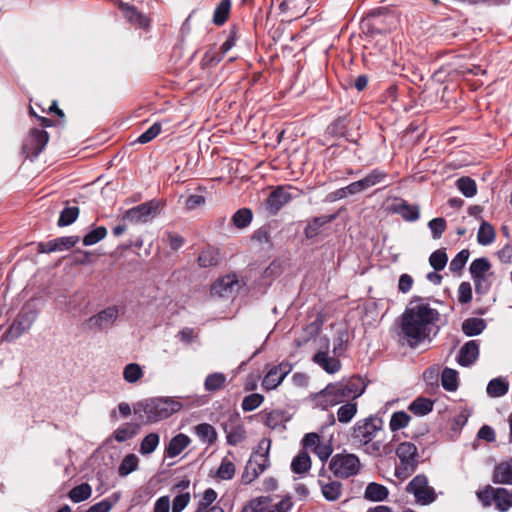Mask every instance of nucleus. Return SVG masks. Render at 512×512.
Here are the masks:
<instances>
[{
    "label": "nucleus",
    "instance_id": "aec40b11",
    "mask_svg": "<svg viewBox=\"0 0 512 512\" xmlns=\"http://www.w3.org/2000/svg\"><path fill=\"white\" fill-rule=\"evenodd\" d=\"M313 362L328 374H334L341 369V362L338 357H330L325 351H318L314 354Z\"/></svg>",
    "mask_w": 512,
    "mask_h": 512
},
{
    "label": "nucleus",
    "instance_id": "4be33fe9",
    "mask_svg": "<svg viewBox=\"0 0 512 512\" xmlns=\"http://www.w3.org/2000/svg\"><path fill=\"white\" fill-rule=\"evenodd\" d=\"M393 212L409 222H414L420 217L419 207L417 205H410L405 200H400L399 203L395 204L393 206Z\"/></svg>",
    "mask_w": 512,
    "mask_h": 512
},
{
    "label": "nucleus",
    "instance_id": "f03ea898",
    "mask_svg": "<svg viewBox=\"0 0 512 512\" xmlns=\"http://www.w3.org/2000/svg\"><path fill=\"white\" fill-rule=\"evenodd\" d=\"M366 389V384L359 376L343 379L337 383L328 384L317 395L316 399L323 408L335 406L349 399L355 400L360 397Z\"/></svg>",
    "mask_w": 512,
    "mask_h": 512
},
{
    "label": "nucleus",
    "instance_id": "cd10ccee",
    "mask_svg": "<svg viewBox=\"0 0 512 512\" xmlns=\"http://www.w3.org/2000/svg\"><path fill=\"white\" fill-rule=\"evenodd\" d=\"M322 495L327 501H336L340 498L342 493V484L339 481H331L324 483L319 480Z\"/></svg>",
    "mask_w": 512,
    "mask_h": 512
},
{
    "label": "nucleus",
    "instance_id": "864d4df0",
    "mask_svg": "<svg viewBox=\"0 0 512 512\" xmlns=\"http://www.w3.org/2000/svg\"><path fill=\"white\" fill-rule=\"evenodd\" d=\"M448 262V256L444 249H438L431 253L429 257V264L435 271H441L445 268Z\"/></svg>",
    "mask_w": 512,
    "mask_h": 512
},
{
    "label": "nucleus",
    "instance_id": "f257e3e1",
    "mask_svg": "<svg viewBox=\"0 0 512 512\" xmlns=\"http://www.w3.org/2000/svg\"><path fill=\"white\" fill-rule=\"evenodd\" d=\"M440 313L426 299L414 296L399 318V337L410 348L431 342L439 333Z\"/></svg>",
    "mask_w": 512,
    "mask_h": 512
},
{
    "label": "nucleus",
    "instance_id": "5fc2aeb1",
    "mask_svg": "<svg viewBox=\"0 0 512 512\" xmlns=\"http://www.w3.org/2000/svg\"><path fill=\"white\" fill-rule=\"evenodd\" d=\"M470 256V252L467 249H463L458 252L449 264V269L452 273H460L465 267Z\"/></svg>",
    "mask_w": 512,
    "mask_h": 512
},
{
    "label": "nucleus",
    "instance_id": "79ce46f5",
    "mask_svg": "<svg viewBox=\"0 0 512 512\" xmlns=\"http://www.w3.org/2000/svg\"><path fill=\"white\" fill-rule=\"evenodd\" d=\"M196 435L207 444H213L217 438L214 427L208 423H201L195 427Z\"/></svg>",
    "mask_w": 512,
    "mask_h": 512
},
{
    "label": "nucleus",
    "instance_id": "473e14b6",
    "mask_svg": "<svg viewBox=\"0 0 512 512\" xmlns=\"http://www.w3.org/2000/svg\"><path fill=\"white\" fill-rule=\"evenodd\" d=\"M349 333L347 329H338L333 339V354L336 357L342 356L347 350Z\"/></svg>",
    "mask_w": 512,
    "mask_h": 512
},
{
    "label": "nucleus",
    "instance_id": "7ed1b4c3",
    "mask_svg": "<svg viewBox=\"0 0 512 512\" xmlns=\"http://www.w3.org/2000/svg\"><path fill=\"white\" fill-rule=\"evenodd\" d=\"M183 405L172 397H153L133 405L134 414L146 423H157L180 411Z\"/></svg>",
    "mask_w": 512,
    "mask_h": 512
},
{
    "label": "nucleus",
    "instance_id": "bb28decb",
    "mask_svg": "<svg viewBox=\"0 0 512 512\" xmlns=\"http://www.w3.org/2000/svg\"><path fill=\"white\" fill-rule=\"evenodd\" d=\"M272 498L270 496H260L252 499L245 505L241 512H270Z\"/></svg>",
    "mask_w": 512,
    "mask_h": 512
},
{
    "label": "nucleus",
    "instance_id": "680f3d73",
    "mask_svg": "<svg viewBox=\"0 0 512 512\" xmlns=\"http://www.w3.org/2000/svg\"><path fill=\"white\" fill-rule=\"evenodd\" d=\"M428 227L431 230L433 239H439L446 229V221L444 218L437 217L429 221Z\"/></svg>",
    "mask_w": 512,
    "mask_h": 512
},
{
    "label": "nucleus",
    "instance_id": "b1692460",
    "mask_svg": "<svg viewBox=\"0 0 512 512\" xmlns=\"http://www.w3.org/2000/svg\"><path fill=\"white\" fill-rule=\"evenodd\" d=\"M389 495V491L386 486L378 484L376 482L369 483L364 492L365 499L372 502L384 501Z\"/></svg>",
    "mask_w": 512,
    "mask_h": 512
},
{
    "label": "nucleus",
    "instance_id": "bf43d9fd",
    "mask_svg": "<svg viewBox=\"0 0 512 512\" xmlns=\"http://www.w3.org/2000/svg\"><path fill=\"white\" fill-rule=\"evenodd\" d=\"M234 474L235 465L227 458H224L217 470V476L223 480H230Z\"/></svg>",
    "mask_w": 512,
    "mask_h": 512
},
{
    "label": "nucleus",
    "instance_id": "052dcab7",
    "mask_svg": "<svg viewBox=\"0 0 512 512\" xmlns=\"http://www.w3.org/2000/svg\"><path fill=\"white\" fill-rule=\"evenodd\" d=\"M245 437L246 431L240 425L233 427L226 435L227 443L233 446L243 441Z\"/></svg>",
    "mask_w": 512,
    "mask_h": 512
},
{
    "label": "nucleus",
    "instance_id": "603ef678",
    "mask_svg": "<svg viewBox=\"0 0 512 512\" xmlns=\"http://www.w3.org/2000/svg\"><path fill=\"white\" fill-rule=\"evenodd\" d=\"M143 376V370L137 363H130L124 367L123 378L128 383H136Z\"/></svg>",
    "mask_w": 512,
    "mask_h": 512
},
{
    "label": "nucleus",
    "instance_id": "13d9d810",
    "mask_svg": "<svg viewBox=\"0 0 512 512\" xmlns=\"http://www.w3.org/2000/svg\"><path fill=\"white\" fill-rule=\"evenodd\" d=\"M347 125L345 117H338L327 128V133L331 136L345 137Z\"/></svg>",
    "mask_w": 512,
    "mask_h": 512
},
{
    "label": "nucleus",
    "instance_id": "7c9ffc66",
    "mask_svg": "<svg viewBox=\"0 0 512 512\" xmlns=\"http://www.w3.org/2000/svg\"><path fill=\"white\" fill-rule=\"evenodd\" d=\"M139 426L133 423H124L119 426L112 434V438L117 442H125L137 434Z\"/></svg>",
    "mask_w": 512,
    "mask_h": 512
},
{
    "label": "nucleus",
    "instance_id": "49530a36",
    "mask_svg": "<svg viewBox=\"0 0 512 512\" xmlns=\"http://www.w3.org/2000/svg\"><path fill=\"white\" fill-rule=\"evenodd\" d=\"M219 259V253L212 248H208L199 254L198 264L200 267L208 268L218 265Z\"/></svg>",
    "mask_w": 512,
    "mask_h": 512
},
{
    "label": "nucleus",
    "instance_id": "393cba45",
    "mask_svg": "<svg viewBox=\"0 0 512 512\" xmlns=\"http://www.w3.org/2000/svg\"><path fill=\"white\" fill-rule=\"evenodd\" d=\"M509 390V382L504 377H497L487 384L486 392L492 398L504 396Z\"/></svg>",
    "mask_w": 512,
    "mask_h": 512
},
{
    "label": "nucleus",
    "instance_id": "09e8293b",
    "mask_svg": "<svg viewBox=\"0 0 512 512\" xmlns=\"http://www.w3.org/2000/svg\"><path fill=\"white\" fill-rule=\"evenodd\" d=\"M456 186L466 198H471L477 193L476 182L470 177H460L456 181Z\"/></svg>",
    "mask_w": 512,
    "mask_h": 512
},
{
    "label": "nucleus",
    "instance_id": "37998d69",
    "mask_svg": "<svg viewBox=\"0 0 512 512\" xmlns=\"http://www.w3.org/2000/svg\"><path fill=\"white\" fill-rule=\"evenodd\" d=\"M107 235V229L104 226L92 227L82 239L84 246H92L103 240Z\"/></svg>",
    "mask_w": 512,
    "mask_h": 512
},
{
    "label": "nucleus",
    "instance_id": "58836bf2",
    "mask_svg": "<svg viewBox=\"0 0 512 512\" xmlns=\"http://www.w3.org/2000/svg\"><path fill=\"white\" fill-rule=\"evenodd\" d=\"M495 240L494 228L486 221H482L477 233V241L480 245L487 246Z\"/></svg>",
    "mask_w": 512,
    "mask_h": 512
},
{
    "label": "nucleus",
    "instance_id": "c85d7f7f",
    "mask_svg": "<svg viewBox=\"0 0 512 512\" xmlns=\"http://www.w3.org/2000/svg\"><path fill=\"white\" fill-rule=\"evenodd\" d=\"M486 328V323L481 318H468L462 323V331L468 336H477Z\"/></svg>",
    "mask_w": 512,
    "mask_h": 512
},
{
    "label": "nucleus",
    "instance_id": "a211bd4d",
    "mask_svg": "<svg viewBox=\"0 0 512 512\" xmlns=\"http://www.w3.org/2000/svg\"><path fill=\"white\" fill-rule=\"evenodd\" d=\"M336 219V215H321L318 217L312 218L310 221H308L306 227L304 228V235L308 240L315 239L320 233L322 228L328 224L331 223Z\"/></svg>",
    "mask_w": 512,
    "mask_h": 512
},
{
    "label": "nucleus",
    "instance_id": "4468645a",
    "mask_svg": "<svg viewBox=\"0 0 512 512\" xmlns=\"http://www.w3.org/2000/svg\"><path fill=\"white\" fill-rule=\"evenodd\" d=\"M157 213V204L154 202L142 203L138 206L128 209L123 215V220H128L132 223H146Z\"/></svg>",
    "mask_w": 512,
    "mask_h": 512
},
{
    "label": "nucleus",
    "instance_id": "c9c22d12",
    "mask_svg": "<svg viewBox=\"0 0 512 512\" xmlns=\"http://www.w3.org/2000/svg\"><path fill=\"white\" fill-rule=\"evenodd\" d=\"M441 383L446 391H456L458 388V372L446 367L441 374Z\"/></svg>",
    "mask_w": 512,
    "mask_h": 512
},
{
    "label": "nucleus",
    "instance_id": "6e6552de",
    "mask_svg": "<svg viewBox=\"0 0 512 512\" xmlns=\"http://www.w3.org/2000/svg\"><path fill=\"white\" fill-rule=\"evenodd\" d=\"M36 318V311L23 309L8 328L5 336L6 340L12 341L19 338L31 328Z\"/></svg>",
    "mask_w": 512,
    "mask_h": 512
},
{
    "label": "nucleus",
    "instance_id": "72a5a7b5",
    "mask_svg": "<svg viewBox=\"0 0 512 512\" xmlns=\"http://www.w3.org/2000/svg\"><path fill=\"white\" fill-rule=\"evenodd\" d=\"M388 179V174L380 169L375 168L371 170L365 177L362 178L365 189H369L375 185L386 183Z\"/></svg>",
    "mask_w": 512,
    "mask_h": 512
},
{
    "label": "nucleus",
    "instance_id": "774afa93",
    "mask_svg": "<svg viewBox=\"0 0 512 512\" xmlns=\"http://www.w3.org/2000/svg\"><path fill=\"white\" fill-rule=\"evenodd\" d=\"M117 499L118 497L115 498L114 502L110 499H103L102 501L90 506L85 512H109Z\"/></svg>",
    "mask_w": 512,
    "mask_h": 512
},
{
    "label": "nucleus",
    "instance_id": "a878e982",
    "mask_svg": "<svg viewBox=\"0 0 512 512\" xmlns=\"http://www.w3.org/2000/svg\"><path fill=\"white\" fill-rule=\"evenodd\" d=\"M494 502L497 510L507 512L512 507V492L506 488H496Z\"/></svg>",
    "mask_w": 512,
    "mask_h": 512
},
{
    "label": "nucleus",
    "instance_id": "20e7f679",
    "mask_svg": "<svg viewBox=\"0 0 512 512\" xmlns=\"http://www.w3.org/2000/svg\"><path fill=\"white\" fill-rule=\"evenodd\" d=\"M396 455L400 464L395 468L398 479H406L412 475L418 466V449L411 442H402L396 448Z\"/></svg>",
    "mask_w": 512,
    "mask_h": 512
},
{
    "label": "nucleus",
    "instance_id": "de8ad7c7",
    "mask_svg": "<svg viewBox=\"0 0 512 512\" xmlns=\"http://www.w3.org/2000/svg\"><path fill=\"white\" fill-rule=\"evenodd\" d=\"M491 264L487 258L481 257L474 259L470 264L469 271L472 278L486 276V273L490 270Z\"/></svg>",
    "mask_w": 512,
    "mask_h": 512
},
{
    "label": "nucleus",
    "instance_id": "6ab92c4d",
    "mask_svg": "<svg viewBox=\"0 0 512 512\" xmlns=\"http://www.w3.org/2000/svg\"><path fill=\"white\" fill-rule=\"evenodd\" d=\"M238 285L236 275H226L219 278L211 287V294L219 297H229L234 287Z\"/></svg>",
    "mask_w": 512,
    "mask_h": 512
},
{
    "label": "nucleus",
    "instance_id": "f704fd0d",
    "mask_svg": "<svg viewBox=\"0 0 512 512\" xmlns=\"http://www.w3.org/2000/svg\"><path fill=\"white\" fill-rule=\"evenodd\" d=\"M92 493V488L88 483H82L73 487L69 493V499L74 503H80L87 500Z\"/></svg>",
    "mask_w": 512,
    "mask_h": 512
},
{
    "label": "nucleus",
    "instance_id": "1a4fd4ad",
    "mask_svg": "<svg viewBox=\"0 0 512 512\" xmlns=\"http://www.w3.org/2000/svg\"><path fill=\"white\" fill-rule=\"evenodd\" d=\"M48 140L49 135L45 130L34 128L23 143V152L28 158L33 160L44 150Z\"/></svg>",
    "mask_w": 512,
    "mask_h": 512
},
{
    "label": "nucleus",
    "instance_id": "ea45409f",
    "mask_svg": "<svg viewBox=\"0 0 512 512\" xmlns=\"http://www.w3.org/2000/svg\"><path fill=\"white\" fill-rule=\"evenodd\" d=\"M159 442L160 436L157 433H149L142 439L140 443L139 453L143 456L153 453L158 447Z\"/></svg>",
    "mask_w": 512,
    "mask_h": 512
},
{
    "label": "nucleus",
    "instance_id": "ddd939ff",
    "mask_svg": "<svg viewBox=\"0 0 512 512\" xmlns=\"http://www.w3.org/2000/svg\"><path fill=\"white\" fill-rule=\"evenodd\" d=\"M291 370L292 365L285 361L271 367L262 380V387L267 391L276 389Z\"/></svg>",
    "mask_w": 512,
    "mask_h": 512
},
{
    "label": "nucleus",
    "instance_id": "3c124183",
    "mask_svg": "<svg viewBox=\"0 0 512 512\" xmlns=\"http://www.w3.org/2000/svg\"><path fill=\"white\" fill-rule=\"evenodd\" d=\"M231 7L230 0H222L219 5L216 7L213 15V22L216 25H223L229 15Z\"/></svg>",
    "mask_w": 512,
    "mask_h": 512
},
{
    "label": "nucleus",
    "instance_id": "0e129e2a",
    "mask_svg": "<svg viewBox=\"0 0 512 512\" xmlns=\"http://www.w3.org/2000/svg\"><path fill=\"white\" fill-rule=\"evenodd\" d=\"M495 489L486 485L482 490L477 491L476 496L484 507H490L492 501H494Z\"/></svg>",
    "mask_w": 512,
    "mask_h": 512
},
{
    "label": "nucleus",
    "instance_id": "69168bd1",
    "mask_svg": "<svg viewBox=\"0 0 512 512\" xmlns=\"http://www.w3.org/2000/svg\"><path fill=\"white\" fill-rule=\"evenodd\" d=\"M160 132L161 124L159 122H156L137 138V142L141 144H146L153 140L156 136H158Z\"/></svg>",
    "mask_w": 512,
    "mask_h": 512
},
{
    "label": "nucleus",
    "instance_id": "9b49d317",
    "mask_svg": "<svg viewBox=\"0 0 512 512\" xmlns=\"http://www.w3.org/2000/svg\"><path fill=\"white\" fill-rule=\"evenodd\" d=\"M119 316V308L115 305L109 306L97 314L91 316L87 324L89 328L97 330H107L114 325Z\"/></svg>",
    "mask_w": 512,
    "mask_h": 512
},
{
    "label": "nucleus",
    "instance_id": "e2e57ef3",
    "mask_svg": "<svg viewBox=\"0 0 512 512\" xmlns=\"http://www.w3.org/2000/svg\"><path fill=\"white\" fill-rule=\"evenodd\" d=\"M217 498V493L214 489L208 488L204 491L203 497L200 500L196 511H207L212 507L211 505Z\"/></svg>",
    "mask_w": 512,
    "mask_h": 512
},
{
    "label": "nucleus",
    "instance_id": "338daca9",
    "mask_svg": "<svg viewBox=\"0 0 512 512\" xmlns=\"http://www.w3.org/2000/svg\"><path fill=\"white\" fill-rule=\"evenodd\" d=\"M190 501V493L184 492L177 494L172 503V512H182Z\"/></svg>",
    "mask_w": 512,
    "mask_h": 512
},
{
    "label": "nucleus",
    "instance_id": "e433bc0d",
    "mask_svg": "<svg viewBox=\"0 0 512 512\" xmlns=\"http://www.w3.org/2000/svg\"><path fill=\"white\" fill-rule=\"evenodd\" d=\"M226 383V375L221 372L209 374L204 381V388L207 392L220 390Z\"/></svg>",
    "mask_w": 512,
    "mask_h": 512
},
{
    "label": "nucleus",
    "instance_id": "412c9836",
    "mask_svg": "<svg viewBox=\"0 0 512 512\" xmlns=\"http://www.w3.org/2000/svg\"><path fill=\"white\" fill-rule=\"evenodd\" d=\"M492 481L495 484L512 485V459L495 466Z\"/></svg>",
    "mask_w": 512,
    "mask_h": 512
},
{
    "label": "nucleus",
    "instance_id": "423d86ee",
    "mask_svg": "<svg viewBox=\"0 0 512 512\" xmlns=\"http://www.w3.org/2000/svg\"><path fill=\"white\" fill-rule=\"evenodd\" d=\"M406 492L412 494L415 502L422 506L430 505L436 500L435 490L429 486L428 478L424 474L416 475L407 484Z\"/></svg>",
    "mask_w": 512,
    "mask_h": 512
},
{
    "label": "nucleus",
    "instance_id": "6e6d98bb",
    "mask_svg": "<svg viewBox=\"0 0 512 512\" xmlns=\"http://www.w3.org/2000/svg\"><path fill=\"white\" fill-rule=\"evenodd\" d=\"M285 413L281 410H273L265 415L264 424L270 429H277L283 425Z\"/></svg>",
    "mask_w": 512,
    "mask_h": 512
},
{
    "label": "nucleus",
    "instance_id": "c03bdc74",
    "mask_svg": "<svg viewBox=\"0 0 512 512\" xmlns=\"http://www.w3.org/2000/svg\"><path fill=\"white\" fill-rule=\"evenodd\" d=\"M138 464H139V459L135 454L130 453V454L126 455L119 465V468H118L119 475L121 477L128 476L130 473L137 470Z\"/></svg>",
    "mask_w": 512,
    "mask_h": 512
},
{
    "label": "nucleus",
    "instance_id": "a19ab883",
    "mask_svg": "<svg viewBox=\"0 0 512 512\" xmlns=\"http://www.w3.org/2000/svg\"><path fill=\"white\" fill-rule=\"evenodd\" d=\"M357 413V403L348 401L337 410V420L340 423H349Z\"/></svg>",
    "mask_w": 512,
    "mask_h": 512
},
{
    "label": "nucleus",
    "instance_id": "9d476101",
    "mask_svg": "<svg viewBox=\"0 0 512 512\" xmlns=\"http://www.w3.org/2000/svg\"><path fill=\"white\" fill-rule=\"evenodd\" d=\"M291 187L278 186L267 197L265 208L269 215H276L292 199Z\"/></svg>",
    "mask_w": 512,
    "mask_h": 512
},
{
    "label": "nucleus",
    "instance_id": "39448f33",
    "mask_svg": "<svg viewBox=\"0 0 512 512\" xmlns=\"http://www.w3.org/2000/svg\"><path fill=\"white\" fill-rule=\"evenodd\" d=\"M361 463L359 458L350 453H337L332 456L329 469L337 478H349L359 473Z\"/></svg>",
    "mask_w": 512,
    "mask_h": 512
},
{
    "label": "nucleus",
    "instance_id": "0eeeda50",
    "mask_svg": "<svg viewBox=\"0 0 512 512\" xmlns=\"http://www.w3.org/2000/svg\"><path fill=\"white\" fill-rule=\"evenodd\" d=\"M381 428L382 420L377 417L369 416L355 423L351 437L355 443L368 445Z\"/></svg>",
    "mask_w": 512,
    "mask_h": 512
},
{
    "label": "nucleus",
    "instance_id": "4c0bfd02",
    "mask_svg": "<svg viewBox=\"0 0 512 512\" xmlns=\"http://www.w3.org/2000/svg\"><path fill=\"white\" fill-rule=\"evenodd\" d=\"M253 219V212L250 208H241L232 216V223L238 229L246 228Z\"/></svg>",
    "mask_w": 512,
    "mask_h": 512
},
{
    "label": "nucleus",
    "instance_id": "4d7b16f0",
    "mask_svg": "<svg viewBox=\"0 0 512 512\" xmlns=\"http://www.w3.org/2000/svg\"><path fill=\"white\" fill-rule=\"evenodd\" d=\"M264 401V397L259 393H252L247 395L242 400V410L245 412H250L258 408L262 402Z\"/></svg>",
    "mask_w": 512,
    "mask_h": 512
},
{
    "label": "nucleus",
    "instance_id": "5701e85b",
    "mask_svg": "<svg viewBox=\"0 0 512 512\" xmlns=\"http://www.w3.org/2000/svg\"><path fill=\"white\" fill-rule=\"evenodd\" d=\"M190 442L191 440L186 434H177L169 441L166 447V455L171 458L178 456L188 447Z\"/></svg>",
    "mask_w": 512,
    "mask_h": 512
},
{
    "label": "nucleus",
    "instance_id": "c756f323",
    "mask_svg": "<svg viewBox=\"0 0 512 512\" xmlns=\"http://www.w3.org/2000/svg\"><path fill=\"white\" fill-rule=\"evenodd\" d=\"M311 468V458L306 451H300L291 462V470L296 474H304Z\"/></svg>",
    "mask_w": 512,
    "mask_h": 512
},
{
    "label": "nucleus",
    "instance_id": "f3484780",
    "mask_svg": "<svg viewBox=\"0 0 512 512\" xmlns=\"http://www.w3.org/2000/svg\"><path fill=\"white\" fill-rule=\"evenodd\" d=\"M479 357V344L476 340L466 342L459 350L457 363L462 367L473 365Z\"/></svg>",
    "mask_w": 512,
    "mask_h": 512
},
{
    "label": "nucleus",
    "instance_id": "8fccbe9b",
    "mask_svg": "<svg viewBox=\"0 0 512 512\" xmlns=\"http://www.w3.org/2000/svg\"><path fill=\"white\" fill-rule=\"evenodd\" d=\"M410 419V415L405 411L394 412L389 423L391 431L396 432L402 428H405L408 425Z\"/></svg>",
    "mask_w": 512,
    "mask_h": 512
},
{
    "label": "nucleus",
    "instance_id": "dca6fc26",
    "mask_svg": "<svg viewBox=\"0 0 512 512\" xmlns=\"http://www.w3.org/2000/svg\"><path fill=\"white\" fill-rule=\"evenodd\" d=\"M118 7L122 11L124 18L132 25L138 26L140 28L146 29L149 27L150 22L149 19L138 11L135 6H132L128 3L119 1Z\"/></svg>",
    "mask_w": 512,
    "mask_h": 512
},
{
    "label": "nucleus",
    "instance_id": "2f4dec72",
    "mask_svg": "<svg viewBox=\"0 0 512 512\" xmlns=\"http://www.w3.org/2000/svg\"><path fill=\"white\" fill-rule=\"evenodd\" d=\"M433 401L424 397H417L413 400L408 409L417 416H425L433 410Z\"/></svg>",
    "mask_w": 512,
    "mask_h": 512
},
{
    "label": "nucleus",
    "instance_id": "f8f14e48",
    "mask_svg": "<svg viewBox=\"0 0 512 512\" xmlns=\"http://www.w3.org/2000/svg\"><path fill=\"white\" fill-rule=\"evenodd\" d=\"M269 465V456L252 453L242 475L243 482L251 483L260 474H262L269 467Z\"/></svg>",
    "mask_w": 512,
    "mask_h": 512
},
{
    "label": "nucleus",
    "instance_id": "a18cd8bd",
    "mask_svg": "<svg viewBox=\"0 0 512 512\" xmlns=\"http://www.w3.org/2000/svg\"><path fill=\"white\" fill-rule=\"evenodd\" d=\"M79 208L76 206L65 207L61 212L57 221L59 227H66L76 221L79 216Z\"/></svg>",
    "mask_w": 512,
    "mask_h": 512
},
{
    "label": "nucleus",
    "instance_id": "2eb2a0df",
    "mask_svg": "<svg viewBox=\"0 0 512 512\" xmlns=\"http://www.w3.org/2000/svg\"><path fill=\"white\" fill-rule=\"evenodd\" d=\"M79 240V236H63L52 239L46 243H40L38 245V249L41 253H52L69 250L70 248L74 247L79 242Z\"/></svg>",
    "mask_w": 512,
    "mask_h": 512
}]
</instances>
